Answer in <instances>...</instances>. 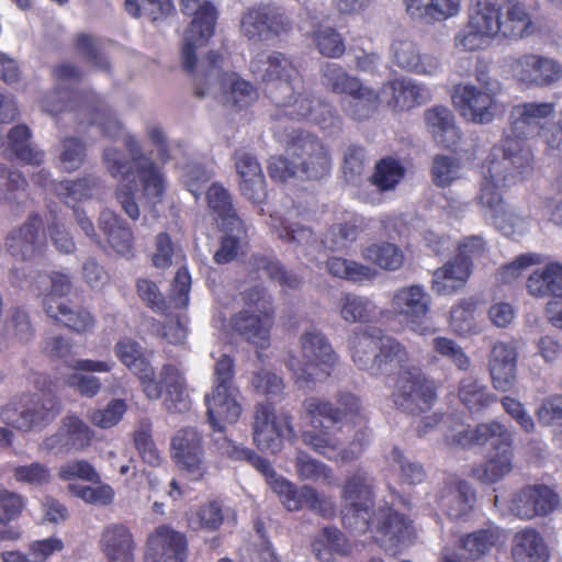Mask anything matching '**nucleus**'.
I'll return each instance as SVG.
<instances>
[{
	"label": "nucleus",
	"mask_w": 562,
	"mask_h": 562,
	"mask_svg": "<svg viewBox=\"0 0 562 562\" xmlns=\"http://www.w3.org/2000/svg\"><path fill=\"white\" fill-rule=\"evenodd\" d=\"M236 387L213 386L205 395L207 422L213 430H224L225 424H234L241 414V407L236 401Z\"/></svg>",
	"instance_id": "obj_29"
},
{
	"label": "nucleus",
	"mask_w": 562,
	"mask_h": 562,
	"mask_svg": "<svg viewBox=\"0 0 562 562\" xmlns=\"http://www.w3.org/2000/svg\"><path fill=\"white\" fill-rule=\"evenodd\" d=\"M383 103L381 89L376 91L362 81L341 100L344 113L355 121H364L371 117Z\"/></svg>",
	"instance_id": "obj_39"
},
{
	"label": "nucleus",
	"mask_w": 562,
	"mask_h": 562,
	"mask_svg": "<svg viewBox=\"0 0 562 562\" xmlns=\"http://www.w3.org/2000/svg\"><path fill=\"white\" fill-rule=\"evenodd\" d=\"M45 245L43 221L36 213H32L26 222L12 229L5 241L7 250L16 260H31L42 252Z\"/></svg>",
	"instance_id": "obj_25"
},
{
	"label": "nucleus",
	"mask_w": 562,
	"mask_h": 562,
	"mask_svg": "<svg viewBox=\"0 0 562 562\" xmlns=\"http://www.w3.org/2000/svg\"><path fill=\"white\" fill-rule=\"evenodd\" d=\"M424 116L429 132L438 144L447 148L458 145L461 135L451 110L436 105L427 110Z\"/></svg>",
	"instance_id": "obj_40"
},
{
	"label": "nucleus",
	"mask_w": 562,
	"mask_h": 562,
	"mask_svg": "<svg viewBox=\"0 0 562 562\" xmlns=\"http://www.w3.org/2000/svg\"><path fill=\"white\" fill-rule=\"evenodd\" d=\"M93 431L77 416H66L61 420L58 430L45 438L41 443V450L54 453H68L81 451L90 446Z\"/></svg>",
	"instance_id": "obj_24"
},
{
	"label": "nucleus",
	"mask_w": 562,
	"mask_h": 562,
	"mask_svg": "<svg viewBox=\"0 0 562 562\" xmlns=\"http://www.w3.org/2000/svg\"><path fill=\"white\" fill-rule=\"evenodd\" d=\"M187 557L188 541L182 532L161 525L148 535L145 562H186Z\"/></svg>",
	"instance_id": "obj_23"
},
{
	"label": "nucleus",
	"mask_w": 562,
	"mask_h": 562,
	"mask_svg": "<svg viewBox=\"0 0 562 562\" xmlns=\"http://www.w3.org/2000/svg\"><path fill=\"white\" fill-rule=\"evenodd\" d=\"M291 22L279 7L272 4L252 5L243 13L240 32L254 43L272 41L289 32Z\"/></svg>",
	"instance_id": "obj_16"
},
{
	"label": "nucleus",
	"mask_w": 562,
	"mask_h": 562,
	"mask_svg": "<svg viewBox=\"0 0 562 562\" xmlns=\"http://www.w3.org/2000/svg\"><path fill=\"white\" fill-rule=\"evenodd\" d=\"M341 497L345 502L344 525L356 533H364L373 505L372 479L363 469L355 470L346 480Z\"/></svg>",
	"instance_id": "obj_11"
},
{
	"label": "nucleus",
	"mask_w": 562,
	"mask_h": 562,
	"mask_svg": "<svg viewBox=\"0 0 562 562\" xmlns=\"http://www.w3.org/2000/svg\"><path fill=\"white\" fill-rule=\"evenodd\" d=\"M380 546L391 554H395L412 537V521L392 506L380 505L370 509L368 529Z\"/></svg>",
	"instance_id": "obj_14"
},
{
	"label": "nucleus",
	"mask_w": 562,
	"mask_h": 562,
	"mask_svg": "<svg viewBox=\"0 0 562 562\" xmlns=\"http://www.w3.org/2000/svg\"><path fill=\"white\" fill-rule=\"evenodd\" d=\"M529 294L537 297L562 296V265L552 262L536 269L527 281Z\"/></svg>",
	"instance_id": "obj_45"
},
{
	"label": "nucleus",
	"mask_w": 562,
	"mask_h": 562,
	"mask_svg": "<svg viewBox=\"0 0 562 562\" xmlns=\"http://www.w3.org/2000/svg\"><path fill=\"white\" fill-rule=\"evenodd\" d=\"M517 353L513 346L505 342H496L490 356V372L494 387L499 391H508L516 380Z\"/></svg>",
	"instance_id": "obj_37"
},
{
	"label": "nucleus",
	"mask_w": 562,
	"mask_h": 562,
	"mask_svg": "<svg viewBox=\"0 0 562 562\" xmlns=\"http://www.w3.org/2000/svg\"><path fill=\"white\" fill-rule=\"evenodd\" d=\"M453 441L462 447L491 446L497 448L512 446L513 432L498 422L482 423L474 428H464L452 435Z\"/></svg>",
	"instance_id": "obj_33"
},
{
	"label": "nucleus",
	"mask_w": 562,
	"mask_h": 562,
	"mask_svg": "<svg viewBox=\"0 0 562 562\" xmlns=\"http://www.w3.org/2000/svg\"><path fill=\"white\" fill-rule=\"evenodd\" d=\"M270 227L279 239L296 246H307L315 241V236L308 227L292 224L285 218L271 216Z\"/></svg>",
	"instance_id": "obj_63"
},
{
	"label": "nucleus",
	"mask_w": 562,
	"mask_h": 562,
	"mask_svg": "<svg viewBox=\"0 0 562 562\" xmlns=\"http://www.w3.org/2000/svg\"><path fill=\"white\" fill-rule=\"evenodd\" d=\"M170 446L179 469L192 480L202 477L205 471L202 435L194 427L180 428L172 436Z\"/></svg>",
	"instance_id": "obj_22"
},
{
	"label": "nucleus",
	"mask_w": 562,
	"mask_h": 562,
	"mask_svg": "<svg viewBox=\"0 0 562 562\" xmlns=\"http://www.w3.org/2000/svg\"><path fill=\"white\" fill-rule=\"evenodd\" d=\"M206 195L209 206L215 213L221 227H229V229L232 225L240 227L241 218L233 207L229 192L223 186L212 184Z\"/></svg>",
	"instance_id": "obj_51"
},
{
	"label": "nucleus",
	"mask_w": 562,
	"mask_h": 562,
	"mask_svg": "<svg viewBox=\"0 0 562 562\" xmlns=\"http://www.w3.org/2000/svg\"><path fill=\"white\" fill-rule=\"evenodd\" d=\"M509 68L513 77L528 88L550 87L562 77V65L559 60L533 53L513 58Z\"/></svg>",
	"instance_id": "obj_18"
},
{
	"label": "nucleus",
	"mask_w": 562,
	"mask_h": 562,
	"mask_svg": "<svg viewBox=\"0 0 562 562\" xmlns=\"http://www.w3.org/2000/svg\"><path fill=\"white\" fill-rule=\"evenodd\" d=\"M229 513L231 509L225 508L220 502H209L188 516V526L192 530L214 532L220 529Z\"/></svg>",
	"instance_id": "obj_53"
},
{
	"label": "nucleus",
	"mask_w": 562,
	"mask_h": 562,
	"mask_svg": "<svg viewBox=\"0 0 562 562\" xmlns=\"http://www.w3.org/2000/svg\"><path fill=\"white\" fill-rule=\"evenodd\" d=\"M57 88L43 100L44 110L50 115H57L64 111L76 112L78 106L87 102L88 94L93 91H75L71 85L80 81L81 71L69 61L61 63L54 69Z\"/></svg>",
	"instance_id": "obj_17"
},
{
	"label": "nucleus",
	"mask_w": 562,
	"mask_h": 562,
	"mask_svg": "<svg viewBox=\"0 0 562 562\" xmlns=\"http://www.w3.org/2000/svg\"><path fill=\"white\" fill-rule=\"evenodd\" d=\"M339 315L348 323H367L376 314V306L367 296L346 293L339 300Z\"/></svg>",
	"instance_id": "obj_54"
},
{
	"label": "nucleus",
	"mask_w": 562,
	"mask_h": 562,
	"mask_svg": "<svg viewBox=\"0 0 562 562\" xmlns=\"http://www.w3.org/2000/svg\"><path fill=\"white\" fill-rule=\"evenodd\" d=\"M255 278L268 277L284 289H296L302 280L291 271L284 270L281 263L272 257L254 255L249 261Z\"/></svg>",
	"instance_id": "obj_48"
},
{
	"label": "nucleus",
	"mask_w": 562,
	"mask_h": 562,
	"mask_svg": "<svg viewBox=\"0 0 562 562\" xmlns=\"http://www.w3.org/2000/svg\"><path fill=\"white\" fill-rule=\"evenodd\" d=\"M124 144L130 154L127 160L124 154L115 148L108 147L102 154V160L112 177L122 176L127 179L135 171L142 186L143 198L151 205L160 203L166 192L167 180L162 169L147 156L140 143L133 135H127Z\"/></svg>",
	"instance_id": "obj_2"
},
{
	"label": "nucleus",
	"mask_w": 562,
	"mask_h": 562,
	"mask_svg": "<svg viewBox=\"0 0 562 562\" xmlns=\"http://www.w3.org/2000/svg\"><path fill=\"white\" fill-rule=\"evenodd\" d=\"M160 386H165V406L171 413H184L191 407V401L187 391L182 372L172 364H165L159 374ZM164 390V387H161Z\"/></svg>",
	"instance_id": "obj_38"
},
{
	"label": "nucleus",
	"mask_w": 562,
	"mask_h": 562,
	"mask_svg": "<svg viewBox=\"0 0 562 562\" xmlns=\"http://www.w3.org/2000/svg\"><path fill=\"white\" fill-rule=\"evenodd\" d=\"M99 228L104 233L109 245L116 254L126 257L132 254V231L115 212L103 210L99 217Z\"/></svg>",
	"instance_id": "obj_43"
},
{
	"label": "nucleus",
	"mask_w": 562,
	"mask_h": 562,
	"mask_svg": "<svg viewBox=\"0 0 562 562\" xmlns=\"http://www.w3.org/2000/svg\"><path fill=\"white\" fill-rule=\"evenodd\" d=\"M502 83L487 71L477 69L475 82L459 83L453 88L452 102L460 115L475 124L491 123L497 110Z\"/></svg>",
	"instance_id": "obj_6"
},
{
	"label": "nucleus",
	"mask_w": 562,
	"mask_h": 562,
	"mask_svg": "<svg viewBox=\"0 0 562 562\" xmlns=\"http://www.w3.org/2000/svg\"><path fill=\"white\" fill-rule=\"evenodd\" d=\"M501 8L491 0H479L469 12V21L492 41L499 35Z\"/></svg>",
	"instance_id": "obj_57"
},
{
	"label": "nucleus",
	"mask_w": 562,
	"mask_h": 562,
	"mask_svg": "<svg viewBox=\"0 0 562 562\" xmlns=\"http://www.w3.org/2000/svg\"><path fill=\"white\" fill-rule=\"evenodd\" d=\"M531 161L530 149L522 142L506 136L490 154L480 193L484 187H488L490 192H498L521 182L531 172Z\"/></svg>",
	"instance_id": "obj_5"
},
{
	"label": "nucleus",
	"mask_w": 562,
	"mask_h": 562,
	"mask_svg": "<svg viewBox=\"0 0 562 562\" xmlns=\"http://www.w3.org/2000/svg\"><path fill=\"white\" fill-rule=\"evenodd\" d=\"M476 199L485 215L491 216L495 227L505 236H521L529 231L530 217L507 205L499 192H490L488 187H484Z\"/></svg>",
	"instance_id": "obj_21"
},
{
	"label": "nucleus",
	"mask_w": 562,
	"mask_h": 562,
	"mask_svg": "<svg viewBox=\"0 0 562 562\" xmlns=\"http://www.w3.org/2000/svg\"><path fill=\"white\" fill-rule=\"evenodd\" d=\"M87 102L76 109L75 119L80 125H98L101 133L110 138H117L122 134L123 124L99 94H88Z\"/></svg>",
	"instance_id": "obj_28"
},
{
	"label": "nucleus",
	"mask_w": 562,
	"mask_h": 562,
	"mask_svg": "<svg viewBox=\"0 0 562 562\" xmlns=\"http://www.w3.org/2000/svg\"><path fill=\"white\" fill-rule=\"evenodd\" d=\"M180 4L184 14L194 15L184 33L181 50L182 65L191 71L196 61L195 49L204 46L213 35L216 10L205 0H180Z\"/></svg>",
	"instance_id": "obj_12"
},
{
	"label": "nucleus",
	"mask_w": 562,
	"mask_h": 562,
	"mask_svg": "<svg viewBox=\"0 0 562 562\" xmlns=\"http://www.w3.org/2000/svg\"><path fill=\"white\" fill-rule=\"evenodd\" d=\"M252 75L269 86L273 103H288L290 93L302 86V76L293 61L280 52L258 54L249 64Z\"/></svg>",
	"instance_id": "obj_8"
},
{
	"label": "nucleus",
	"mask_w": 562,
	"mask_h": 562,
	"mask_svg": "<svg viewBox=\"0 0 562 562\" xmlns=\"http://www.w3.org/2000/svg\"><path fill=\"white\" fill-rule=\"evenodd\" d=\"M295 469L303 481H322L327 486H336L338 480L330 467L299 450L295 457Z\"/></svg>",
	"instance_id": "obj_56"
},
{
	"label": "nucleus",
	"mask_w": 562,
	"mask_h": 562,
	"mask_svg": "<svg viewBox=\"0 0 562 562\" xmlns=\"http://www.w3.org/2000/svg\"><path fill=\"white\" fill-rule=\"evenodd\" d=\"M254 441L260 450L276 453L284 439L294 437L292 417L284 412L276 413L270 403H258L254 411Z\"/></svg>",
	"instance_id": "obj_13"
},
{
	"label": "nucleus",
	"mask_w": 562,
	"mask_h": 562,
	"mask_svg": "<svg viewBox=\"0 0 562 562\" xmlns=\"http://www.w3.org/2000/svg\"><path fill=\"white\" fill-rule=\"evenodd\" d=\"M115 362L112 360H92L77 359L71 361L68 367L76 372L69 374L66 379L68 386L72 387L81 396L94 397L101 390V380L90 374L91 372H110Z\"/></svg>",
	"instance_id": "obj_32"
},
{
	"label": "nucleus",
	"mask_w": 562,
	"mask_h": 562,
	"mask_svg": "<svg viewBox=\"0 0 562 562\" xmlns=\"http://www.w3.org/2000/svg\"><path fill=\"white\" fill-rule=\"evenodd\" d=\"M60 412L59 401L52 394L23 395L11 400L1 408V420L18 430L43 428Z\"/></svg>",
	"instance_id": "obj_9"
},
{
	"label": "nucleus",
	"mask_w": 562,
	"mask_h": 562,
	"mask_svg": "<svg viewBox=\"0 0 562 562\" xmlns=\"http://www.w3.org/2000/svg\"><path fill=\"white\" fill-rule=\"evenodd\" d=\"M100 546L110 562H134L135 542L130 529L120 522L106 525Z\"/></svg>",
	"instance_id": "obj_34"
},
{
	"label": "nucleus",
	"mask_w": 562,
	"mask_h": 562,
	"mask_svg": "<svg viewBox=\"0 0 562 562\" xmlns=\"http://www.w3.org/2000/svg\"><path fill=\"white\" fill-rule=\"evenodd\" d=\"M303 407L314 425L326 428L345 420L357 423L362 419L360 401L351 393H340L336 407L331 403L318 397L306 398Z\"/></svg>",
	"instance_id": "obj_19"
},
{
	"label": "nucleus",
	"mask_w": 562,
	"mask_h": 562,
	"mask_svg": "<svg viewBox=\"0 0 562 562\" xmlns=\"http://www.w3.org/2000/svg\"><path fill=\"white\" fill-rule=\"evenodd\" d=\"M321 81L329 91L346 95L361 82L358 77L350 75L336 63H325L321 67Z\"/></svg>",
	"instance_id": "obj_58"
},
{
	"label": "nucleus",
	"mask_w": 562,
	"mask_h": 562,
	"mask_svg": "<svg viewBox=\"0 0 562 562\" xmlns=\"http://www.w3.org/2000/svg\"><path fill=\"white\" fill-rule=\"evenodd\" d=\"M514 562H548L549 550L543 537L533 528L515 533L512 542Z\"/></svg>",
	"instance_id": "obj_41"
},
{
	"label": "nucleus",
	"mask_w": 562,
	"mask_h": 562,
	"mask_svg": "<svg viewBox=\"0 0 562 562\" xmlns=\"http://www.w3.org/2000/svg\"><path fill=\"white\" fill-rule=\"evenodd\" d=\"M404 175L405 169L398 160L391 157L383 158L375 165L371 183L380 191H389L398 184Z\"/></svg>",
	"instance_id": "obj_64"
},
{
	"label": "nucleus",
	"mask_w": 562,
	"mask_h": 562,
	"mask_svg": "<svg viewBox=\"0 0 562 562\" xmlns=\"http://www.w3.org/2000/svg\"><path fill=\"white\" fill-rule=\"evenodd\" d=\"M561 504L560 496L547 485H527L515 492L508 502V512L522 520L543 517Z\"/></svg>",
	"instance_id": "obj_20"
},
{
	"label": "nucleus",
	"mask_w": 562,
	"mask_h": 562,
	"mask_svg": "<svg viewBox=\"0 0 562 562\" xmlns=\"http://www.w3.org/2000/svg\"><path fill=\"white\" fill-rule=\"evenodd\" d=\"M362 256L380 268L391 271L397 270L404 261L402 250L392 243L372 244L362 250Z\"/></svg>",
	"instance_id": "obj_61"
},
{
	"label": "nucleus",
	"mask_w": 562,
	"mask_h": 562,
	"mask_svg": "<svg viewBox=\"0 0 562 562\" xmlns=\"http://www.w3.org/2000/svg\"><path fill=\"white\" fill-rule=\"evenodd\" d=\"M87 147L78 137L68 136L60 140L58 147V165L66 172L78 170L85 162Z\"/></svg>",
	"instance_id": "obj_62"
},
{
	"label": "nucleus",
	"mask_w": 562,
	"mask_h": 562,
	"mask_svg": "<svg viewBox=\"0 0 562 562\" xmlns=\"http://www.w3.org/2000/svg\"><path fill=\"white\" fill-rule=\"evenodd\" d=\"M498 529H482L460 539L459 549L462 555L476 560L485 555L499 540Z\"/></svg>",
	"instance_id": "obj_59"
},
{
	"label": "nucleus",
	"mask_w": 562,
	"mask_h": 562,
	"mask_svg": "<svg viewBox=\"0 0 562 562\" xmlns=\"http://www.w3.org/2000/svg\"><path fill=\"white\" fill-rule=\"evenodd\" d=\"M44 308L48 317L76 331H85L93 323L89 312L75 311L66 302H57L53 296H45Z\"/></svg>",
	"instance_id": "obj_46"
},
{
	"label": "nucleus",
	"mask_w": 562,
	"mask_h": 562,
	"mask_svg": "<svg viewBox=\"0 0 562 562\" xmlns=\"http://www.w3.org/2000/svg\"><path fill=\"white\" fill-rule=\"evenodd\" d=\"M234 159L240 194L252 203H262L267 196L266 180L257 158L248 151L237 150Z\"/></svg>",
	"instance_id": "obj_30"
},
{
	"label": "nucleus",
	"mask_w": 562,
	"mask_h": 562,
	"mask_svg": "<svg viewBox=\"0 0 562 562\" xmlns=\"http://www.w3.org/2000/svg\"><path fill=\"white\" fill-rule=\"evenodd\" d=\"M382 101L394 111H407L429 99L428 90L411 78L390 80L382 85Z\"/></svg>",
	"instance_id": "obj_31"
},
{
	"label": "nucleus",
	"mask_w": 562,
	"mask_h": 562,
	"mask_svg": "<svg viewBox=\"0 0 562 562\" xmlns=\"http://www.w3.org/2000/svg\"><path fill=\"white\" fill-rule=\"evenodd\" d=\"M313 552L322 562H334L331 554L347 555L350 544L336 527H324L313 542Z\"/></svg>",
	"instance_id": "obj_52"
},
{
	"label": "nucleus",
	"mask_w": 562,
	"mask_h": 562,
	"mask_svg": "<svg viewBox=\"0 0 562 562\" xmlns=\"http://www.w3.org/2000/svg\"><path fill=\"white\" fill-rule=\"evenodd\" d=\"M349 349L355 364L372 376L389 374L393 363L404 367L409 360V353L400 341L374 326L355 329L349 338Z\"/></svg>",
	"instance_id": "obj_3"
},
{
	"label": "nucleus",
	"mask_w": 562,
	"mask_h": 562,
	"mask_svg": "<svg viewBox=\"0 0 562 562\" xmlns=\"http://www.w3.org/2000/svg\"><path fill=\"white\" fill-rule=\"evenodd\" d=\"M30 137L31 132L25 125L12 127L7 135L8 144L18 159L29 165L40 166L44 161L45 154L30 142Z\"/></svg>",
	"instance_id": "obj_50"
},
{
	"label": "nucleus",
	"mask_w": 562,
	"mask_h": 562,
	"mask_svg": "<svg viewBox=\"0 0 562 562\" xmlns=\"http://www.w3.org/2000/svg\"><path fill=\"white\" fill-rule=\"evenodd\" d=\"M326 268L333 277L350 282L369 281L376 276V272L372 268L341 257L328 258Z\"/></svg>",
	"instance_id": "obj_60"
},
{
	"label": "nucleus",
	"mask_w": 562,
	"mask_h": 562,
	"mask_svg": "<svg viewBox=\"0 0 562 562\" xmlns=\"http://www.w3.org/2000/svg\"><path fill=\"white\" fill-rule=\"evenodd\" d=\"M103 188V181L98 176H87L75 181H64L55 186L58 196L67 204L91 199Z\"/></svg>",
	"instance_id": "obj_49"
},
{
	"label": "nucleus",
	"mask_w": 562,
	"mask_h": 562,
	"mask_svg": "<svg viewBox=\"0 0 562 562\" xmlns=\"http://www.w3.org/2000/svg\"><path fill=\"white\" fill-rule=\"evenodd\" d=\"M552 102H525L516 104L509 112L510 132L517 140L536 136L546 120L552 116Z\"/></svg>",
	"instance_id": "obj_27"
},
{
	"label": "nucleus",
	"mask_w": 562,
	"mask_h": 562,
	"mask_svg": "<svg viewBox=\"0 0 562 562\" xmlns=\"http://www.w3.org/2000/svg\"><path fill=\"white\" fill-rule=\"evenodd\" d=\"M115 353L128 370L138 376L143 391L149 400H158L162 389L157 382L155 370L149 361L143 357L138 344L132 339H122L115 346Z\"/></svg>",
	"instance_id": "obj_26"
},
{
	"label": "nucleus",
	"mask_w": 562,
	"mask_h": 562,
	"mask_svg": "<svg viewBox=\"0 0 562 562\" xmlns=\"http://www.w3.org/2000/svg\"><path fill=\"white\" fill-rule=\"evenodd\" d=\"M391 307L412 331L422 336L432 333L427 322L431 296L423 285L412 284L396 289L391 297Z\"/></svg>",
	"instance_id": "obj_15"
},
{
	"label": "nucleus",
	"mask_w": 562,
	"mask_h": 562,
	"mask_svg": "<svg viewBox=\"0 0 562 562\" xmlns=\"http://www.w3.org/2000/svg\"><path fill=\"white\" fill-rule=\"evenodd\" d=\"M231 325L238 335L257 348L265 349L269 346L272 318L267 312L256 315L241 311L232 317Z\"/></svg>",
	"instance_id": "obj_36"
},
{
	"label": "nucleus",
	"mask_w": 562,
	"mask_h": 562,
	"mask_svg": "<svg viewBox=\"0 0 562 562\" xmlns=\"http://www.w3.org/2000/svg\"><path fill=\"white\" fill-rule=\"evenodd\" d=\"M398 368L401 371L392 393L395 406L411 415H418L429 409L436 400L432 382L409 360L404 367Z\"/></svg>",
	"instance_id": "obj_10"
},
{
	"label": "nucleus",
	"mask_w": 562,
	"mask_h": 562,
	"mask_svg": "<svg viewBox=\"0 0 562 562\" xmlns=\"http://www.w3.org/2000/svg\"><path fill=\"white\" fill-rule=\"evenodd\" d=\"M535 32L530 14L526 8L518 2H509L505 13L501 12L499 35L505 38L519 40L531 35Z\"/></svg>",
	"instance_id": "obj_44"
},
{
	"label": "nucleus",
	"mask_w": 562,
	"mask_h": 562,
	"mask_svg": "<svg viewBox=\"0 0 562 562\" xmlns=\"http://www.w3.org/2000/svg\"><path fill=\"white\" fill-rule=\"evenodd\" d=\"M513 457L512 446L497 448L484 464L473 469V476L486 484L496 483L512 472Z\"/></svg>",
	"instance_id": "obj_47"
},
{
	"label": "nucleus",
	"mask_w": 562,
	"mask_h": 562,
	"mask_svg": "<svg viewBox=\"0 0 562 562\" xmlns=\"http://www.w3.org/2000/svg\"><path fill=\"white\" fill-rule=\"evenodd\" d=\"M300 347L302 362L292 357L288 367L297 387L311 391L330 375L338 356L329 339L318 329L304 331L300 337Z\"/></svg>",
	"instance_id": "obj_4"
},
{
	"label": "nucleus",
	"mask_w": 562,
	"mask_h": 562,
	"mask_svg": "<svg viewBox=\"0 0 562 562\" xmlns=\"http://www.w3.org/2000/svg\"><path fill=\"white\" fill-rule=\"evenodd\" d=\"M222 56L210 52L194 74V93L204 98L212 93H228L236 106L244 108L257 98L254 87L246 80L239 78L235 72H223L220 63Z\"/></svg>",
	"instance_id": "obj_7"
},
{
	"label": "nucleus",
	"mask_w": 562,
	"mask_h": 562,
	"mask_svg": "<svg viewBox=\"0 0 562 562\" xmlns=\"http://www.w3.org/2000/svg\"><path fill=\"white\" fill-rule=\"evenodd\" d=\"M439 503L451 518L465 517L473 508L475 494L471 486L462 480L450 477L439 494Z\"/></svg>",
	"instance_id": "obj_35"
},
{
	"label": "nucleus",
	"mask_w": 562,
	"mask_h": 562,
	"mask_svg": "<svg viewBox=\"0 0 562 562\" xmlns=\"http://www.w3.org/2000/svg\"><path fill=\"white\" fill-rule=\"evenodd\" d=\"M286 156L271 157L268 171L272 179L285 181L292 177L319 179L331 166L330 156L323 143L306 132L295 133L286 146Z\"/></svg>",
	"instance_id": "obj_1"
},
{
	"label": "nucleus",
	"mask_w": 562,
	"mask_h": 562,
	"mask_svg": "<svg viewBox=\"0 0 562 562\" xmlns=\"http://www.w3.org/2000/svg\"><path fill=\"white\" fill-rule=\"evenodd\" d=\"M458 396L460 402L472 414L483 412L495 401V397L488 393L486 386L472 376H467L460 381Z\"/></svg>",
	"instance_id": "obj_55"
},
{
	"label": "nucleus",
	"mask_w": 562,
	"mask_h": 562,
	"mask_svg": "<svg viewBox=\"0 0 562 562\" xmlns=\"http://www.w3.org/2000/svg\"><path fill=\"white\" fill-rule=\"evenodd\" d=\"M471 270L467 260L457 256L432 273L431 289L438 295H451L464 286Z\"/></svg>",
	"instance_id": "obj_42"
}]
</instances>
